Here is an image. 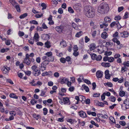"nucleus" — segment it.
Instances as JSON below:
<instances>
[{
  "instance_id": "f8f14e48",
  "label": "nucleus",
  "mask_w": 129,
  "mask_h": 129,
  "mask_svg": "<svg viewBox=\"0 0 129 129\" xmlns=\"http://www.w3.org/2000/svg\"><path fill=\"white\" fill-rule=\"evenodd\" d=\"M55 30L59 33H62V26H56L55 28Z\"/></svg>"
},
{
  "instance_id": "69168bd1",
  "label": "nucleus",
  "mask_w": 129,
  "mask_h": 129,
  "mask_svg": "<svg viewBox=\"0 0 129 129\" xmlns=\"http://www.w3.org/2000/svg\"><path fill=\"white\" fill-rule=\"evenodd\" d=\"M60 61L62 63H64L66 62V59L65 58L63 57L61 58L60 59Z\"/></svg>"
},
{
  "instance_id": "393cba45",
  "label": "nucleus",
  "mask_w": 129,
  "mask_h": 129,
  "mask_svg": "<svg viewBox=\"0 0 129 129\" xmlns=\"http://www.w3.org/2000/svg\"><path fill=\"white\" fill-rule=\"evenodd\" d=\"M52 53L51 51L48 52L45 54V55L50 57V58L51 57H54L53 56H52Z\"/></svg>"
},
{
  "instance_id": "b1692460",
  "label": "nucleus",
  "mask_w": 129,
  "mask_h": 129,
  "mask_svg": "<svg viewBox=\"0 0 129 129\" xmlns=\"http://www.w3.org/2000/svg\"><path fill=\"white\" fill-rule=\"evenodd\" d=\"M5 111L4 108L3 107V105L0 102V111L2 112H4Z\"/></svg>"
},
{
  "instance_id": "864d4df0",
  "label": "nucleus",
  "mask_w": 129,
  "mask_h": 129,
  "mask_svg": "<svg viewBox=\"0 0 129 129\" xmlns=\"http://www.w3.org/2000/svg\"><path fill=\"white\" fill-rule=\"evenodd\" d=\"M78 50V48L76 45H74L73 47V50L74 51H77Z\"/></svg>"
},
{
  "instance_id": "bb28decb",
  "label": "nucleus",
  "mask_w": 129,
  "mask_h": 129,
  "mask_svg": "<svg viewBox=\"0 0 129 129\" xmlns=\"http://www.w3.org/2000/svg\"><path fill=\"white\" fill-rule=\"evenodd\" d=\"M9 96L10 98H13L15 99H17L18 97L17 96L15 93H12L10 94Z\"/></svg>"
},
{
  "instance_id": "de8ad7c7",
  "label": "nucleus",
  "mask_w": 129,
  "mask_h": 129,
  "mask_svg": "<svg viewBox=\"0 0 129 129\" xmlns=\"http://www.w3.org/2000/svg\"><path fill=\"white\" fill-rule=\"evenodd\" d=\"M120 55L118 53L115 54L114 55V58L115 59H117L119 58L120 57Z\"/></svg>"
},
{
  "instance_id": "ddd939ff",
  "label": "nucleus",
  "mask_w": 129,
  "mask_h": 129,
  "mask_svg": "<svg viewBox=\"0 0 129 129\" xmlns=\"http://www.w3.org/2000/svg\"><path fill=\"white\" fill-rule=\"evenodd\" d=\"M78 113L80 116L83 118H84L86 117V113L83 111H80Z\"/></svg>"
},
{
  "instance_id": "a19ab883",
  "label": "nucleus",
  "mask_w": 129,
  "mask_h": 129,
  "mask_svg": "<svg viewBox=\"0 0 129 129\" xmlns=\"http://www.w3.org/2000/svg\"><path fill=\"white\" fill-rule=\"evenodd\" d=\"M116 43L118 45V46H117V48L118 49H120L121 48V47H122V45L120 44V42L118 40V41H117Z\"/></svg>"
},
{
  "instance_id": "9d476101",
  "label": "nucleus",
  "mask_w": 129,
  "mask_h": 129,
  "mask_svg": "<svg viewBox=\"0 0 129 129\" xmlns=\"http://www.w3.org/2000/svg\"><path fill=\"white\" fill-rule=\"evenodd\" d=\"M124 104L125 105L126 109H128L129 107V99L127 98L124 102Z\"/></svg>"
},
{
  "instance_id": "bf43d9fd",
  "label": "nucleus",
  "mask_w": 129,
  "mask_h": 129,
  "mask_svg": "<svg viewBox=\"0 0 129 129\" xmlns=\"http://www.w3.org/2000/svg\"><path fill=\"white\" fill-rule=\"evenodd\" d=\"M45 92L44 91H42L40 95L43 96H46L47 95H46Z\"/></svg>"
},
{
  "instance_id": "c756f323",
  "label": "nucleus",
  "mask_w": 129,
  "mask_h": 129,
  "mask_svg": "<svg viewBox=\"0 0 129 129\" xmlns=\"http://www.w3.org/2000/svg\"><path fill=\"white\" fill-rule=\"evenodd\" d=\"M80 101H81L82 102V103L84 102L85 100V96L82 95H80Z\"/></svg>"
},
{
  "instance_id": "5fc2aeb1",
  "label": "nucleus",
  "mask_w": 129,
  "mask_h": 129,
  "mask_svg": "<svg viewBox=\"0 0 129 129\" xmlns=\"http://www.w3.org/2000/svg\"><path fill=\"white\" fill-rule=\"evenodd\" d=\"M129 17V14L127 12H126L123 16V18L124 19H126Z\"/></svg>"
},
{
  "instance_id": "e433bc0d",
  "label": "nucleus",
  "mask_w": 129,
  "mask_h": 129,
  "mask_svg": "<svg viewBox=\"0 0 129 129\" xmlns=\"http://www.w3.org/2000/svg\"><path fill=\"white\" fill-rule=\"evenodd\" d=\"M82 33L83 32L82 31H80L76 34L75 37H79L82 35Z\"/></svg>"
},
{
  "instance_id": "c9c22d12",
  "label": "nucleus",
  "mask_w": 129,
  "mask_h": 129,
  "mask_svg": "<svg viewBox=\"0 0 129 129\" xmlns=\"http://www.w3.org/2000/svg\"><path fill=\"white\" fill-rule=\"evenodd\" d=\"M10 2L13 6H15L17 3L14 0H9Z\"/></svg>"
},
{
  "instance_id": "0e129e2a",
  "label": "nucleus",
  "mask_w": 129,
  "mask_h": 129,
  "mask_svg": "<svg viewBox=\"0 0 129 129\" xmlns=\"http://www.w3.org/2000/svg\"><path fill=\"white\" fill-rule=\"evenodd\" d=\"M116 100V99L115 97L113 96H111L110 98V100L112 102H114Z\"/></svg>"
},
{
  "instance_id": "c85d7f7f",
  "label": "nucleus",
  "mask_w": 129,
  "mask_h": 129,
  "mask_svg": "<svg viewBox=\"0 0 129 129\" xmlns=\"http://www.w3.org/2000/svg\"><path fill=\"white\" fill-rule=\"evenodd\" d=\"M72 26L73 28L76 30H77L78 29V25L74 22H73L72 23Z\"/></svg>"
},
{
  "instance_id": "37998d69",
  "label": "nucleus",
  "mask_w": 129,
  "mask_h": 129,
  "mask_svg": "<svg viewBox=\"0 0 129 129\" xmlns=\"http://www.w3.org/2000/svg\"><path fill=\"white\" fill-rule=\"evenodd\" d=\"M30 23L32 24H38V22L35 20H31L29 21Z\"/></svg>"
},
{
  "instance_id": "20e7f679",
  "label": "nucleus",
  "mask_w": 129,
  "mask_h": 129,
  "mask_svg": "<svg viewBox=\"0 0 129 129\" xmlns=\"http://www.w3.org/2000/svg\"><path fill=\"white\" fill-rule=\"evenodd\" d=\"M31 68L34 71L33 73L35 76H38L40 74L41 72L40 70L38 69L37 66L34 65L31 67Z\"/></svg>"
},
{
  "instance_id": "6e6552de",
  "label": "nucleus",
  "mask_w": 129,
  "mask_h": 129,
  "mask_svg": "<svg viewBox=\"0 0 129 129\" xmlns=\"http://www.w3.org/2000/svg\"><path fill=\"white\" fill-rule=\"evenodd\" d=\"M103 73V72L98 70L96 73V76L98 78H101L102 77Z\"/></svg>"
},
{
  "instance_id": "c03bdc74",
  "label": "nucleus",
  "mask_w": 129,
  "mask_h": 129,
  "mask_svg": "<svg viewBox=\"0 0 129 129\" xmlns=\"http://www.w3.org/2000/svg\"><path fill=\"white\" fill-rule=\"evenodd\" d=\"M35 81L34 80H33L29 82V83L31 85L35 86H36V83H35Z\"/></svg>"
},
{
  "instance_id": "680f3d73",
  "label": "nucleus",
  "mask_w": 129,
  "mask_h": 129,
  "mask_svg": "<svg viewBox=\"0 0 129 129\" xmlns=\"http://www.w3.org/2000/svg\"><path fill=\"white\" fill-rule=\"evenodd\" d=\"M121 19V17L120 16L118 15L115 16L114 19L116 20H120Z\"/></svg>"
},
{
  "instance_id": "7ed1b4c3",
  "label": "nucleus",
  "mask_w": 129,
  "mask_h": 129,
  "mask_svg": "<svg viewBox=\"0 0 129 129\" xmlns=\"http://www.w3.org/2000/svg\"><path fill=\"white\" fill-rule=\"evenodd\" d=\"M54 60V57H50L46 55L43 56L42 57V60L44 61L42 62L48 64L50 61H53Z\"/></svg>"
},
{
  "instance_id": "5701e85b",
  "label": "nucleus",
  "mask_w": 129,
  "mask_h": 129,
  "mask_svg": "<svg viewBox=\"0 0 129 129\" xmlns=\"http://www.w3.org/2000/svg\"><path fill=\"white\" fill-rule=\"evenodd\" d=\"M60 45L61 47H64L66 46L67 44L64 41L62 40L60 42Z\"/></svg>"
},
{
  "instance_id": "774afa93",
  "label": "nucleus",
  "mask_w": 129,
  "mask_h": 129,
  "mask_svg": "<svg viewBox=\"0 0 129 129\" xmlns=\"http://www.w3.org/2000/svg\"><path fill=\"white\" fill-rule=\"evenodd\" d=\"M123 64L124 66L129 67V61H128L127 62H124L123 63Z\"/></svg>"
},
{
  "instance_id": "4468645a",
  "label": "nucleus",
  "mask_w": 129,
  "mask_h": 129,
  "mask_svg": "<svg viewBox=\"0 0 129 129\" xmlns=\"http://www.w3.org/2000/svg\"><path fill=\"white\" fill-rule=\"evenodd\" d=\"M52 75V72L50 71L48 72H46L45 73H43L42 74V75L43 76H44L45 75L49 76H51Z\"/></svg>"
},
{
  "instance_id": "052dcab7",
  "label": "nucleus",
  "mask_w": 129,
  "mask_h": 129,
  "mask_svg": "<svg viewBox=\"0 0 129 129\" xmlns=\"http://www.w3.org/2000/svg\"><path fill=\"white\" fill-rule=\"evenodd\" d=\"M58 12L60 14H62L63 12V10L62 8H60L58 10Z\"/></svg>"
},
{
  "instance_id": "473e14b6",
  "label": "nucleus",
  "mask_w": 129,
  "mask_h": 129,
  "mask_svg": "<svg viewBox=\"0 0 129 129\" xmlns=\"http://www.w3.org/2000/svg\"><path fill=\"white\" fill-rule=\"evenodd\" d=\"M55 52L56 53V55L57 56L59 57H61L62 56V53L59 52L57 50H55Z\"/></svg>"
},
{
  "instance_id": "f704fd0d",
  "label": "nucleus",
  "mask_w": 129,
  "mask_h": 129,
  "mask_svg": "<svg viewBox=\"0 0 129 129\" xmlns=\"http://www.w3.org/2000/svg\"><path fill=\"white\" fill-rule=\"evenodd\" d=\"M96 102H97V105L101 107H104V104L103 103L99 102V101H96Z\"/></svg>"
},
{
  "instance_id": "58836bf2",
  "label": "nucleus",
  "mask_w": 129,
  "mask_h": 129,
  "mask_svg": "<svg viewBox=\"0 0 129 129\" xmlns=\"http://www.w3.org/2000/svg\"><path fill=\"white\" fill-rule=\"evenodd\" d=\"M127 68L125 66H124L123 67H122L121 68V72L122 73H124L125 72L127 71Z\"/></svg>"
},
{
  "instance_id": "72a5a7b5",
  "label": "nucleus",
  "mask_w": 129,
  "mask_h": 129,
  "mask_svg": "<svg viewBox=\"0 0 129 129\" xmlns=\"http://www.w3.org/2000/svg\"><path fill=\"white\" fill-rule=\"evenodd\" d=\"M63 101L64 104L68 103L69 101V99L68 98H63Z\"/></svg>"
},
{
  "instance_id": "aec40b11",
  "label": "nucleus",
  "mask_w": 129,
  "mask_h": 129,
  "mask_svg": "<svg viewBox=\"0 0 129 129\" xmlns=\"http://www.w3.org/2000/svg\"><path fill=\"white\" fill-rule=\"evenodd\" d=\"M69 79L66 78L64 77L61 79V83L62 84L66 83Z\"/></svg>"
},
{
  "instance_id": "a878e982",
  "label": "nucleus",
  "mask_w": 129,
  "mask_h": 129,
  "mask_svg": "<svg viewBox=\"0 0 129 129\" xmlns=\"http://www.w3.org/2000/svg\"><path fill=\"white\" fill-rule=\"evenodd\" d=\"M33 117L35 118L37 120H38L39 119H40L41 118V116L39 115H37L35 114H34L33 115Z\"/></svg>"
},
{
  "instance_id": "e2e57ef3",
  "label": "nucleus",
  "mask_w": 129,
  "mask_h": 129,
  "mask_svg": "<svg viewBox=\"0 0 129 129\" xmlns=\"http://www.w3.org/2000/svg\"><path fill=\"white\" fill-rule=\"evenodd\" d=\"M43 113L44 115H46L47 113L48 110L46 108H44L43 109Z\"/></svg>"
},
{
  "instance_id": "4c0bfd02",
  "label": "nucleus",
  "mask_w": 129,
  "mask_h": 129,
  "mask_svg": "<svg viewBox=\"0 0 129 129\" xmlns=\"http://www.w3.org/2000/svg\"><path fill=\"white\" fill-rule=\"evenodd\" d=\"M109 119L111 122H112L113 124L116 123L115 119L112 116H110L109 117Z\"/></svg>"
},
{
  "instance_id": "f3484780",
  "label": "nucleus",
  "mask_w": 129,
  "mask_h": 129,
  "mask_svg": "<svg viewBox=\"0 0 129 129\" xmlns=\"http://www.w3.org/2000/svg\"><path fill=\"white\" fill-rule=\"evenodd\" d=\"M39 35L38 34L36 33L35 34L34 37V40L36 42H37L39 41Z\"/></svg>"
},
{
  "instance_id": "603ef678",
  "label": "nucleus",
  "mask_w": 129,
  "mask_h": 129,
  "mask_svg": "<svg viewBox=\"0 0 129 129\" xmlns=\"http://www.w3.org/2000/svg\"><path fill=\"white\" fill-rule=\"evenodd\" d=\"M68 11L70 13H72L74 12V11L71 7H69L68 8Z\"/></svg>"
},
{
  "instance_id": "49530a36",
  "label": "nucleus",
  "mask_w": 129,
  "mask_h": 129,
  "mask_svg": "<svg viewBox=\"0 0 129 129\" xmlns=\"http://www.w3.org/2000/svg\"><path fill=\"white\" fill-rule=\"evenodd\" d=\"M119 95L121 97H122L125 94V92L123 91H120L119 93Z\"/></svg>"
},
{
  "instance_id": "423d86ee",
  "label": "nucleus",
  "mask_w": 129,
  "mask_h": 129,
  "mask_svg": "<svg viewBox=\"0 0 129 129\" xmlns=\"http://www.w3.org/2000/svg\"><path fill=\"white\" fill-rule=\"evenodd\" d=\"M81 5L80 4H77L74 5L73 6V8L76 10L78 12H79L81 11Z\"/></svg>"
},
{
  "instance_id": "4d7b16f0",
  "label": "nucleus",
  "mask_w": 129,
  "mask_h": 129,
  "mask_svg": "<svg viewBox=\"0 0 129 129\" xmlns=\"http://www.w3.org/2000/svg\"><path fill=\"white\" fill-rule=\"evenodd\" d=\"M54 76L55 77L57 78L59 77V74L58 73L56 72L54 73Z\"/></svg>"
},
{
  "instance_id": "f257e3e1",
  "label": "nucleus",
  "mask_w": 129,
  "mask_h": 129,
  "mask_svg": "<svg viewBox=\"0 0 129 129\" xmlns=\"http://www.w3.org/2000/svg\"><path fill=\"white\" fill-rule=\"evenodd\" d=\"M84 12L85 15L88 18H92L95 14L94 9L90 6H86L84 7Z\"/></svg>"
},
{
  "instance_id": "13d9d810",
  "label": "nucleus",
  "mask_w": 129,
  "mask_h": 129,
  "mask_svg": "<svg viewBox=\"0 0 129 129\" xmlns=\"http://www.w3.org/2000/svg\"><path fill=\"white\" fill-rule=\"evenodd\" d=\"M84 88L87 92H88L89 91V88L86 86H85L84 85H83Z\"/></svg>"
},
{
  "instance_id": "338daca9",
  "label": "nucleus",
  "mask_w": 129,
  "mask_h": 129,
  "mask_svg": "<svg viewBox=\"0 0 129 129\" xmlns=\"http://www.w3.org/2000/svg\"><path fill=\"white\" fill-rule=\"evenodd\" d=\"M24 33L23 32L20 31L18 33V35L20 37H22L24 35Z\"/></svg>"
},
{
  "instance_id": "f03ea898",
  "label": "nucleus",
  "mask_w": 129,
  "mask_h": 129,
  "mask_svg": "<svg viewBox=\"0 0 129 129\" xmlns=\"http://www.w3.org/2000/svg\"><path fill=\"white\" fill-rule=\"evenodd\" d=\"M108 8V5L107 3H103L98 7V11L100 14H104L107 12Z\"/></svg>"
},
{
  "instance_id": "4be33fe9",
  "label": "nucleus",
  "mask_w": 129,
  "mask_h": 129,
  "mask_svg": "<svg viewBox=\"0 0 129 129\" xmlns=\"http://www.w3.org/2000/svg\"><path fill=\"white\" fill-rule=\"evenodd\" d=\"M102 37L104 39H106L108 37V35L107 33L105 32H103L101 35Z\"/></svg>"
},
{
  "instance_id": "39448f33",
  "label": "nucleus",
  "mask_w": 129,
  "mask_h": 129,
  "mask_svg": "<svg viewBox=\"0 0 129 129\" xmlns=\"http://www.w3.org/2000/svg\"><path fill=\"white\" fill-rule=\"evenodd\" d=\"M23 62L26 63L27 65H29L30 64L31 62L28 58V54H26L25 57L24 59Z\"/></svg>"
},
{
  "instance_id": "9b49d317",
  "label": "nucleus",
  "mask_w": 129,
  "mask_h": 129,
  "mask_svg": "<svg viewBox=\"0 0 129 129\" xmlns=\"http://www.w3.org/2000/svg\"><path fill=\"white\" fill-rule=\"evenodd\" d=\"M3 72L5 74H6L9 72V71L10 70V68L7 66L4 67L3 68Z\"/></svg>"
},
{
  "instance_id": "412c9836",
  "label": "nucleus",
  "mask_w": 129,
  "mask_h": 129,
  "mask_svg": "<svg viewBox=\"0 0 129 129\" xmlns=\"http://www.w3.org/2000/svg\"><path fill=\"white\" fill-rule=\"evenodd\" d=\"M101 65L105 67H108L110 66V64L108 62H103L102 63Z\"/></svg>"
},
{
  "instance_id": "2f4dec72",
  "label": "nucleus",
  "mask_w": 129,
  "mask_h": 129,
  "mask_svg": "<svg viewBox=\"0 0 129 129\" xmlns=\"http://www.w3.org/2000/svg\"><path fill=\"white\" fill-rule=\"evenodd\" d=\"M51 44L50 42L47 41L45 43V46L47 48H49L51 47Z\"/></svg>"
},
{
  "instance_id": "a211bd4d",
  "label": "nucleus",
  "mask_w": 129,
  "mask_h": 129,
  "mask_svg": "<svg viewBox=\"0 0 129 129\" xmlns=\"http://www.w3.org/2000/svg\"><path fill=\"white\" fill-rule=\"evenodd\" d=\"M119 24V23L118 21L113 22L111 23L110 24V26L111 27H113L115 26H116Z\"/></svg>"
},
{
  "instance_id": "1a4fd4ad",
  "label": "nucleus",
  "mask_w": 129,
  "mask_h": 129,
  "mask_svg": "<svg viewBox=\"0 0 129 129\" xmlns=\"http://www.w3.org/2000/svg\"><path fill=\"white\" fill-rule=\"evenodd\" d=\"M48 64L44 62H42L40 66V69L42 71H43L46 69L47 65Z\"/></svg>"
},
{
  "instance_id": "2eb2a0df",
  "label": "nucleus",
  "mask_w": 129,
  "mask_h": 129,
  "mask_svg": "<svg viewBox=\"0 0 129 129\" xmlns=\"http://www.w3.org/2000/svg\"><path fill=\"white\" fill-rule=\"evenodd\" d=\"M104 20L105 22L107 23H110L111 21V19L110 17L109 16H106L104 18Z\"/></svg>"
},
{
  "instance_id": "dca6fc26",
  "label": "nucleus",
  "mask_w": 129,
  "mask_h": 129,
  "mask_svg": "<svg viewBox=\"0 0 129 129\" xmlns=\"http://www.w3.org/2000/svg\"><path fill=\"white\" fill-rule=\"evenodd\" d=\"M90 50L92 51L95 48V45L94 43H91L89 46Z\"/></svg>"
},
{
  "instance_id": "a18cd8bd",
  "label": "nucleus",
  "mask_w": 129,
  "mask_h": 129,
  "mask_svg": "<svg viewBox=\"0 0 129 129\" xmlns=\"http://www.w3.org/2000/svg\"><path fill=\"white\" fill-rule=\"evenodd\" d=\"M27 16V14L26 13H25L21 15L19 17L20 19H23L26 17Z\"/></svg>"
},
{
  "instance_id": "7c9ffc66",
  "label": "nucleus",
  "mask_w": 129,
  "mask_h": 129,
  "mask_svg": "<svg viewBox=\"0 0 129 129\" xmlns=\"http://www.w3.org/2000/svg\"><path fill=\"white\" fill-rule=\"evenodd\" d=\"M104 84L106 86H107L108 87H112L113 86L112 84L110 82H108L107 83H104Z\"/></svg>"
},
{
  "instance_id": "cd10ccee",
  "label": "nucleus",
  "mask_w": 129,
  "mask_h": 129,
  "mask_svg": "<svg viewBox=\"0 0 129 129\" xmlns=\"http://www.w3.org/2000/svg\"><path fill=\"white\" fill-rule=\"evenodd\" d=\"M14 7L16 9L18 12H20V9L18 4H17Z\"/></svg>"
},
{
  "instance_id": "8fccbe9b",
  "label": "nucleus",
  "mask_w": 129,
  "mask_h": 129,
  "mask_svg": "<svg viewBox=\"0 0 129 129\" xmlns=\"http://www.w3.org/2000/svg\"><path fill=\"white\" fill-rule=\"evenodd\" d=\"M102 59V56L100 55H99L96 57L95 59L97 61H100Z\"/></svg>"
},
{
  "instance_id": "6e6d98bb",
  "label": "nucleus",
  "mask_w": 129,
  "mask_h": 129,
  "mask_svg": "<svg viewBox=\"0 0 129 129\" xmlns=\"http://www.w3.org/2000/svg\"><path fill=\"white\" fill-rule=\"evenodd\" d=\"M90 122L92 124L94 125L96 127H98L99 126L98 124L96 123L93 120H91L90 121Z\"/></svg>"
},
{
  "instance_id": "3c124183",
  "label": "nucleus",
  "mask_w": 129,
  "mask_h": 129,
  "mask_svg": "<svg viewBox=\"0 0 129 129\" xmlns=\"http://www.w3.org/2000/svg\"><path fill=\"white\" fill-rule=\"evenodd\" d=\"M119 123L122 126H124L126 124V123L124 121H120L119 122Z\"/></svg>"
},
{
  "instance_id": "6ab92c4d",
  "label": "nucleus",
  "mask_w": 129,
  "mask_h": 129,
  "mask_svg": "<svg viewBox=\"0 0 129 129\" xmlns=\"http://www.w3.org/2000/svg\"><path fill=\"white\" fill-rule=\"evenodd\" d=\"M42 38L44 40H48L49 39V36L47 34H44L42 35Z\"/></svg>"
},
{
  "instance_id": "09e8293b",
  "label": "nucleus",
  "mask_w": 129,
  "mask_h": 129,
  "mask_svg": "<svg viewBox=\"0 0 129 129\" xmlns=\"http://www.w3.org/2000/svg\"><path fill=\"white\" fill-rule=\"evenodd\" d=\"M37 103V101H36L35 99H34L31 100L30 102V103L33 105H34L35 104Z\"/></svg>"
},
{
  "instance_id": "79ce46f5",
  "label": "nucleus",
  "mask_w": 129,
  "mask_h": 129,
  "mask_svg": "<svg viewBox=\"0 0 129 129\" xmlns=\"http://www.w3.org/2000/svg\"><path fill=\"white\" fill-rule=\"evenodd\" d=\"M114 60V58L113 57H109L108 61L110 62H113Z\"/></svg>"
},
{
  "instance_id": "0eeeda50",
  "label": "nucleus",
  "mask_w": 129,
  "mask_h": 129,
  "mask_svg": "<svg viewBox=\"0 0 129 129\" xmlns=\"http://www.w3.org/2000/svg\"><path fill=\"white\" fill-rule=\"evenodd\" d=\"M120 35L122 38H126L129 36V33L127 31H123L120 33Z\"/></svg>"
},
{
  "instance_id": "ea45409f",
  "label": "nucleus",
  "mask_w": 129,
  "mask_h": 129,
  "mask_svg": "<svg viewBox=\"0 0 129 129\" xmlns=\"http://www.w3.org/2000/svg\"><path fill=\"white\" fill-rule=\"evenodd\" d=\"M90 55L91 59L93 60L95 59L97 55L96 54L94 53H91L90 54Z\"/></svg>"
}]
</instances>
